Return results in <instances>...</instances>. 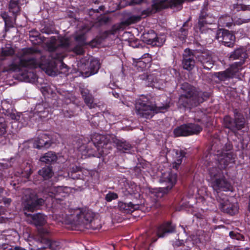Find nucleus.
<instances>
[{
  "instance_id": "1",
  "label": "nucleus",
  "mask_w": 250,
  "mask_h": 250,
  "mask_svg": "<svg viewBox=\"0 0 250 250\" xmlns=\"http://www.w3.org/2000/svg\"><path fill=\"white\" fill-rule=\"evenodd\" d=\"M70 40L62 36L51 37L46 43L48 52L42 55L33 48L22 49L11 63L4 66L2 72H19L24 81L33 83L37 80L36 74L30 70L40 68L49 76H55L58 72L66 74L67 66L62 62V53L56 51L61 48H66L70 45Z\"/></svg>"
},
{
  "instance_id": "2",
  "label": "nucleus",
  "mask_w": 250,
  "mask_h": 250,
  "mask_svg": "<svg viewBox=\"0 0 250 250\" xmlns=\"http://www.w3.org/2000/svg\"><path fill=\"white\" fill-rule=\"evenodd\" d=\"M216 146L213 144L211 150L216 152L212 154L208 152L204 158L208 174L210 177V182L213 190L218 193V191H232L233 187L229 181L228 173L226 168L230 164L235 162V155L231 151L232 146L227 144L225 148L222 150H215Z\"/></svg>"
},
{
  "instance_id": "3",
  "label": "nucleus",
  "mask_w": 250,
  "mask_h": 250,
  "mask_svg": "<svg viewBox=\"0 0 250 250\" xmlns=\"http://www.w3.org/2000/svg\"><path fill=\"white\" fill-rule=\"evenodd\" d=\"M22 197V205L24 214L27 217V221L36 226H42L46 222V217L41 213L31 214L27 212H34L38 209L44 202V199L38 198L36 193L32 189L27 188L23 191Z\"/></svg>"
},
{
  "instance_id": "4",
  "label": "nucleus",
  "mask_w": 250,
  "mask_h": 250,
  "mask_svg": "<svg viewBox=\"0 0 250 250\" xmlns=\"http://www.w3.org/2000/svg\"><path fill=\"white\" fill-rule=\"evenodd\" d=\"M184 91L179 97L178 105L181 107L191 108L197 106L205 100L207 94L201 91H198L196 88L188 83H184L181 86Z\"/></svg>"
},
{
  "instance_id": "5",
  "label": "nucleus",
  "mask_w": 250,
  "mask_h": 250,
  "mask_svg": "<svg viewBox=\"0 0 250 250\" xmlns=\"http://www.w3.org/2000/svg\"><path fill=\"white\" fill-rule=\"evenodd\" d=\"M69 223L75 226H82L84 228L95 229L92 226L93 214L92 211L86 208L75 209L73 214L69 216Z\"/></svg>"
},
{
  "instance_id": "6",
  "label": "nucleus",
  "mask_w": 250,
  "mask_h": 250,
  "mask_svg": "<svg viewBox=\"0 0 250 250\" xmlns=\"http://www.w3.org/2000/svg\"><path fill=\"white\" fill-rule=\"evenodd\" d=\"M175 229V225L170 222H167L158 227L156 234L153 233L152 230H149L144 234L141 239L146 244L150 245L157 241V237H164L167 234L174 232Z\"/></svg>"
},
{
  "instance_id": "7",
  "label": "nucleus",
  "mask_w": 250,
  "mask_h": 250,
  "mask_svg": "<svg viewBox=\"0 0 250 250\" xmlns=\"http://www.w3.org/2000/svg\"><path fill=\"white\" fill-rule=\"evenodd\" d=\"M233 114L234 119L229 116L224 117V125L226 128L235 132L244 127L245 120L243 115L237 109L233 110Z\"/></svg>"
},
{
  "instance_id": "8",
  "label": "nucleus",
  "mask_w": 250,
  "mask_h": 250,
  "mask_svg": "<svg viewBox=\"0 0 250 250\" xmlns=\"http://www.w3.org/2000/svg\"><path fill=\"white\" fill-rule=\"evenodd\" d=\"M135 110L137 115L146 119L153 117L158 111L151 105L146 98L143 97L137 100L135 104Z\"/></svg>"
},
{
  "instance_id": "9",
  "label": "nucleus",
  "mask_w": 250,
  "mask_h": 250,
  "mask_svg": "<svg viewBox=\"0 0 250 250\" xmlns=\"http://www.w3.org/2000/svg\"><path fill=\"white\" fill-rule=\"evenodd\" d=\"M159 181L161 183L166 185V187L160 188L156 192L157 198H162L164 195L170 190L177 181V175L171 172H164L162 174Z\"/></svg>"
},
{
  "instance_id": "10",
  "label": "nucleus",
  "mask_w": 250,
  "mask_h": 250,
  "mask_svg": "<svg viewBox=\"0 0 250 250\" xmlns=\"http://www.w3.org/2000/svg\"><path fill=\"white\" fill-rule=\"evenodd\" d=\"M202 130V127L197 124L188 123L176 127L173 130L175 136H188L197 134Z\"/></svg>"
},
{
  "instance_id": "11",
  "label": "nucleus",
  "mask_w": 250,
  "mask_h": 250,
  "mask_svg": "<svg viewBox=\"0 0 250 250\" xmlns=\"http://www.w3.org/2000/svg\"><path fill=\"white\" fill-rule=\"evenodd\" d=\"M140 77L141 80H146L148 86L158 89H161L165 83L164 76L157 70L153 71L148 75H142Z\"/></svg>"
},
{
  "instance_id": "12",
  "label": "nucleus",
  "mask_w": 250,
  "mask_h": 250,
  "mask_svg": "<svg viewBox=\"0 0 250 250\" xmlns=\"http://www.w3.org/2000/svg\"><path fill=\"white\" fill-rule=\"evenodd\" d=\"M221 197L218 194L216 196L217 200L219 203V208L225 213L231 215L236 214L238 211V206L236 203H232L229 202L227 197L222 194Z\"/></svg>"
},
{
  "instance_id": "13",
  "label": "nucleus",
  "mask_w": 250,
  "mask_h": 250,
  "mask_svg": "<svg viewBox=\"0 0 250 250\" xmlns=\"http://www.w3.org/2000/svg\"><path fill=\"white\" fill-rule=\"evenodd\" d=\"M248 58V55L245 49L239 48L235 49L232 52L229 56V60L233 61L235 60H239V62H236L233 64H236L234 66L236 68H238L240 71L243 68V65L245 62L246 59Z\"/></svg>"
},
{
  "instance_id": "14",
  "label": "nucleus",
  "mask_w": 250,
  "mask_h": 250,
  "mask_svg": "<svg viewBox=\"0 0 250 250\" xmlns=\"http://www.w3.org/2000/svg\"><path fill=\"white\" fill-rule=\"evenodd\" d=\"M216 38L224 45L232 47L233 46L235 37L227 30H219L216 34Z\"/></svg>"
},
{
  "instance_id": "15",
  "label": "nucleus",
  "mask_w": 250,
  "mask_h": 250,
  "mask_svg": "<svg viewBox=\"0 0 250 250\" xmlns=\"http://www.w3.org/2000/svg\"><path fill=\"white\" fill-rule=\"evenodd\" d=\"M70 188L67 187H51L47 191L48 195L56 200H62V198L67 196L70 192Z\"/></svg>"
},
{
  "instance_id": "16",
  "label": "nucleus",
  "mask_w": 250,
  "mask_h": 250,
  "mask_svg": "<svg viewBox=\"0 0 250 250\" xmlns=\"http://www.w3.org/2000/svg\"><path fill=\"white\" fill-rule=\"evenodd\" d=\"M142 38L144 42L152 46H160L165 41L163 38L158 37L155 32L152 30L144 33L142 36Z\"/></svg>"
},
{
  "instance_id": "17",
  "label": "nucleus",
  "mask_w": 250,
  "mask_h": 250,
  "mask_svg": "<svg viewBox=\"0 0 250 250\" xmlns=\"http://www.w3.org/2000/svg\"><path fill=\"white\" fill-rule=\"evenodd\" d=\"M215 21L214 17L207 14L204 11H202L199 16L197 27L201 32H205L209 29L208 26L214 23Z\"/></svg>"
},
{
  "instance_id": "18",
  "label": "nucleus",
  "mask_w": 250,
  "mask_h": 250,
  "mask_svg": "<svg viewBox=\"0 0 250 250\" xmlns=\"http://www.w3.org/2000/svg\"><path fill=\"white\" fill-rule=\"evenodd\" d=\"M194 55L191 50L186 49L183 54L182 62L183 67L184 69L188 71L191 70L195 66Z\"/></svg>"
},
{
  "instance_id": "19",
  "label": "nucleus",
  "mask_w": 250,
  "mask_h": 250,
  "mask_svg": "<svg viewBox=\"0 0 250 250\" xmlns=\"http://www.w3.org/2000/svg\"><path fill=\"white\" fill-rule=\"evenodd\" d=\"M236 64H232L230 67L225 71L216 72L214 75L220 81H226L230 78H232L240 71L238 68H236L234 66Z\"/></svg>"
},
{
  "instance_id": "20",
  "label": "nucleus",
  "mask_w": 250,
  "mask_h": 250,
  "mask_svg": "<svg viewBox=\"0 0 250 250\" xmlns=\"http://www.w3.org/2000/svg\"><path fill=\"white\" fill-rule=\"evenodd\" d=\"M91 141L97 150L100 151V148L104 147L109 142L107 136L98 133H95L91 136Z\"/></svg>"
},
{
  "instance_id": "21",
  "label": "nucleus",
  "mask_w": 250,
  "mask_h": 250,
  "mask_svg": "<svg viewBox=\"0 0 250 250\" xmlns=\"http://www.w3.org/2000/svg\"><path fill=\"white\" fill-rule=\"evenodd\" d=\"M89 173V171L88 170L75 166L72 167L70 172H68V176L73 179H84L87 174Z\"/></svg>"
},
{
  "instance_id": "22",
  "label": "nucleus",
  "mask_w": 250,
  "mask_h": 250,
  "mask_svg": "<svg viewBox=\"0 0 250 250\" xmlns=\"http://www.w3.org/2000/svg\"><path fill=\"white\" fill-rule=\"evenodd\" d=\"M51 145L49 136L46 134H42L39 137L34 143V146L35 148L41 149L42 148H48Z\"/></svg>"
},
{
  "instance_id": "23",
  "label": "nucleus",
  "mask_w": 250,
  "mask_h": 250,
  "mask_svg": "<svg viewBox=\"0 0 250 250\" xmlns=\"http://www.w3.org/2000/svg\"><path fill=\"white\" fill-rule=\"evenodd\" d=\"M81 93L85 104L90 109L94 108L96 106V104L94 102V97L90 93L88 89L82 88Z\"/></svg>"
},
{
  "instance_id": "24",
  "label": "nucleus",
  "mask_w": 250,
  "mask_h": 250,
  "mask_svg": "<svg viewBox=\"0 0 250 250\" xmlns=\"http://www.w3.org/2000/svg\"><path fill=\"white\" fill-rule=\"evenodd\" d=\"M100 68V63L97 59H92L88 64L87 70L83 69L84 77H88L97 73Z\"/></svg>"
},
{
  "instance_id": "25",
  "label": "nucleus",
  "mask_w": 250,
  "mask_h": 250,
  "mask_svg": "<svg viewBox=\"0 0 250 250\" xmlns=\"http://www.w3.org/2000/svg\"><path fill=\"white\" fill-rule=\"evenodd\" d=\"M118 207L121 211L125 213H130L139 208L138 204H133L131 202L128 203L119 202Z\"/></svg>"
},
{
  "instance_id": "26",
  "label": "nucleus",
  "mask_w": 250,
  "mask_h": 250,
  "mask_svg": "<svg viewBox=\"0 0 250 250\" xmlns=\"http://www.w3.org/2000/svg\"><path fill=\"white\" fill-rule=\"evenodd\" d=\"M49 111L48 104L45 103L37 104L35 108V113L41 118L45 117L48 115Z\"/></svg>"
},
{
  "instance_id": "27",
  "label": "nucleus",
  "mask_w": 250,
  "mask_h": 250,
  "mask_svg": "<svg viewBox=\"0 0 250 250\" xmlns=\"http://www.w3.org/2000/svg\"><path fill=\"white\" fill-rule=\"evenodd\" d=\"M199 60L203 64L204 69L209 70L213 66L211 57L208 54L202 53L199 56Z\"/></svg>"
},
{
  "instance_id": "28",
  "label": "nucleus",
  "mask_w": 250,
  "mask_h": 250,
  "mask_svg": "<svg viewBox=\"0 0 250 250\" xmlns=\"http://www.w3.org/2000/svg\"><path fill=\"white\" fill-rule=\"evenodd\" d=\"M42 242H44V245L38 247L37 250H42L49 248L52 250H57L60 247V243L56 241H52L49 238L42 239Z\"/></svg>"
},
{
  "instance_id": "29",
  "label": "nucleus",
  "mask_w": 250,
  "mask_h": 250,
  "mask_svg": "<svg viewBox=\"0 0 250 250\" xmlns=\"http://www.w3.org/2000/svg\"><path fill=\"white\" fill-rule=\"evenodd\" d=\"M122 191L125 196L136 194L138 193L139 188L134 183L127 184L123 188Z\"/></svg>"
},
{
  "instance_id": "30",
  "label": "nucleus",
  "mask_w": 250,
  "mask_h": 250,
  "mask_svg": "<svg viewBox=\"0 0 250 250\" xmlns=\"http://www.w3.org/2000/svg\"><path fill=\"white\" fill-rule=\"evenodd\" d=\"M173 162L172 163V167L173 168L178 169L180 165L181 164L183 158L185 157L184 152L181 150H175L173 151Z\"/></svg>"
},
{
  "instance_id": "31",
  "label": "nucleus",
  "mask_w": 250,
  "mask_h": 250,
  "mask_svg": "<svg viewBox=\"0 0 250 250\" xmlns=\"http://www.w3.org/2000/svg\"><path fill=\"white\" fill-rule=\"evenodd\" d=\"M218 24L221 27H230L233 24V19L229 15L221 16L218 20Z\"/></svg>"
},
{
  "instance_id": "32",
  "label": "nucleus",
  "mask_w": 250,
  "mask_h": 250,
  "mask_svg": "<svg viewBox=\"0 0 250 250\" xmlns=\"http://www.w3.org/2000/svg\"><path fill=\"white\" fill-rule=\"evenodd\" d=\"M20 0H10L9 4V11L14 15H17L20 12Z\"/></svg>"
},
{
  "instance_id": "33",
  "label": "nucleus",
  "mask_w": 250,
  "mask_h": 250,
  "mask_svg": "<svg viewBox=\"0 0 250 250\" xmlns=\"http://www.w3.org/2000/svg\"><path fill=\"white\" fill-rule=\"evenodd\" d=\"M113 142L120 150H127L130 148V145L123 139L115 138L113 139Z\"/></svg>"
},
{
  "instance_id": "34",
  "label": "nucleus",
  "mask_w": 250,
  "mask_h": 250,
  "mask_svg": "<svg viewBox=\"0 0 250 250\" xmlns=\"http://www.w3.org/2000/svg\"><path fill=\"white\" fill-rule=\"evenodd\" d=\"M57 157L56 155L51 151L48 152L41 157L40 160L47 164H51L57 161Z\"/></svg>"
},
{
  "instance_id": "35",
  "label": "nucleus",
  "mask_w": 250,
  "mask_h": 250,
  "mask_svg": "<svg viewBox=\"0 0 250 250\" xmlns=\"http://www.w3.org/2000/svg\"><path fill=\"white\" fill-rule=\"evenodd\" d=\"M38 174L41 176L43 180L48 179L53 175V171L49 167H45L38 171Z\"/></svg>"
},
{
  "instance_id": "36",
  "label": "nucleus",
  "mask_w": 250,
  "mask_h": 250,
  "mask_svg": "<svg viewBox=\"0 0 250 250\" xmlns=\"http://www.w3.org/2000/svg\"><path fill=\"white\" fill-rule=\"evenodd\" d=\"M14 53L15 51L12 47H5L2 48L0 52V61H4L6 57L12 56Z\"/></svg>"
},
{
  "instance_id": "37",
  "label": "nucleus",
  "mask_w": 250,
  "mask_h": 250,
  "mask_svg": "<svg viewBox=\"0 0 250 250\" xmlns=\"http://www.w3.org/2000/svg\"><path fill=\"white\" fill-rule=\"evenodd\" d=\"M188 23L185 22L178 33V37L181 41H184L188 35Z\"/></svg>"
},
{
  "instance_id": "38",
  "label": "nucleus",
  "mask_w": 250,
  "mask_h": 250,
  "mask_svg": "<svg viewBox=\"0 0 250 250\" xmlns=\"http://www.w3.org/2000/svg\"><path fill=\"white\" fill-rule=\"evenodd\" d=\"M103 115L99 113L97 115L94 116L90 120L91 125L94 127H97L99 125L100 120L103 118Z\"/></svg>"
},
{
  "instance_id": "39",
  "label": "nucleus",
  "mask_w": 250,
  "mask_h": 250,
  "mask_svg": "<svg viewBox=\"0 0 250 250\" xmlns=\"http://www.w3.org/2000/svg\"><path fill=\"white\" fill-rule=\"evenodd\" d=\"M141 19V16L140 15H131L125 21V22L129 25L136 23L139 21Z\"/></svg>"
},
{
  "instance_id": "40",
  "label": "nucleus",
  "mask_w": 250,
  "mask_h": 250,
  "mask_svg": "<svg viewBox=\"0 0 250 250\" xmlns=\"http://www.w3.org/2000/svg\"><path fill=\"white\" fill-rule=\"evenodd\" d=\"M135 67L138 71H143L149 62L143 61L141 58H139L136 62Z\"/></svg>"
},
{
  "instance_id": "41",
  "label": "nucleus",
  "mask_w": 250,
  "mask_h": 250,
  "mask_svg": "<svg viewBox=\"0 0 250 250\" xmlns=\"http://www.w3.org/2000/svg\"><path fill=\"white\" fill-rule=\"evenodd\" d=\"M39 234L40 236V241L41 243L44 244V242H42V239L47 238L45 237L46 236H47L49 231L48 229L44 228H40L38 229Z\"/></svg>"
},
{
  "instance_id": "42",
  "label": "nucleus",
  "mask_w": 250,
  "mask_h": 250,
  "mask_svg": "<svg viewBox=\"0 0 250 250\" xmlns=\"http://www.w3.org/2000/svg\"><path fill=\"white\" fill-rule=\"evenodd\" d=\"M231 10L233 13H235L236 12L239 11L240 10H246L245 8H244V6L240 4V2H238L236 4H234L231 6Z\"/></svg>"
},
{
  "instance_id": "43",
  "label": "nucleus",
  "mask_w": 250,
  "mask_h": 250,
  "mask_svg": "<svg viewBox=\"0 0 250 250\" xmlns=\"http://www.w3.org/2000/svg\"><path fill=\"white\" fill-rule=\"evenodd\" d=\"M250 21V17L248 18H238L233 20V24L241 25L243 23H248Z\"/></svg>"
},
{
  "instance_id": "44",
  "label": "nucleus",
  "mask_w": 250,
  "mask_h": 250,
  "mask_svg": "<svg viewBox=\"0 0 250 250\" xmlns=\"http://www.w3.org/2000/svg\"><path fill=\"white\" fill-rule=\"evenodd\" d=\"M118 198L117 193L112 192H109L106 195L105 200L107 202H111L113 200L116 199Z\"/></svg>"
},
{
  "instance_id": "45",
  "label": "nucleus",
  "mask_w": 250,
  "mask_h": 250,
  "mask_svg": "<svg viewBox=\"0 0 250 250\" xmlns=\"http://www.w3.org/2000/svg\"><path fill=\"white\" fill-rule=\"evenodd\" d=\"M75 39V40L79 42L81 44L83 45L84 44L85 37L84 34H80L76 36Z\"/></svg>"
},
{
  "instance_id": "46",
  "label": "nucleus",
  "mask_w": 250,
  "mask_h": 250,
  "mask_svg": "<svg viewBox=\"0 0 250 250\" xmlns=\"http://www.w3.org/2000/svg\"><path fill=\"white\" fill-rule=\"evenodd\" d=\"M246 10L250 11V0H237Z\"/></svg>"
},
{
  "instance_id": "47",
  "label": "nucleus",
  "mask_w": 250,
  "mask_h": 250,
  "mask_svg": "<svg viewBox=\"0 0 250 250\" xmlns=\"http://www.w3.org/2000/svg\"><path fill=\"white\" fill-rule=\"evenodd\" d=\"M3 119L0 118V136L2 135L6 132V125L3 123Z\"/></svg>"
},
{
  "instance_id": "48",
  "label": "nucleus",
  "mask_w": 250,
  "mask_h": 250,
  "mask_svg": "<svg viewBox=\"0 0 250 250\" xmlns=\"http://www.w3.org/2000/svg\"><path fill=\"white\" fill-rule=\"evenodd\" d=\"M8 218L4 215V211L0 210V223L5 222Z\"/></svg>"
},
{
  "instance_id": "49",
  "label": "nucleus",
  "mask_w": 250,
  "mask_h": 250,
  "mask_svg": "<svg viewBox=\"0 0 250 250\" xmlns=\"http://www.w3.org/2000/svg\"><path fill=\"white\" fill-rule=\"evenodd\" d=\"M142 60L143 59H145L144 61L147 62H149L151 60V58L150 57V55L148 53H145L144 54L141 58H140Z\"/></svg>"
},
{
  "instance_id": "50",
  "label": "nucleus",
  "mask_w": 250,
  "mask_h": 250,
  "mask_svg": "<svg viewBox=\"0 0 250 250\" xmlns=\"http://www.w3.org/2000/svg\"><path fill=\"white\" fill-rule=\"evenodd\" d=\"M109 21V19L108 17L104 16L103 17H102L99 20V22L101 24H105L107 23Z\"/></svg>"
},
{
  "instance_id": "51",
  "label": "nucleus",
  "mask_w": 250,
  "mask_h": 250,
  "mask_svg": "<svg viewBox=\"0 0 250 250\" xmlns=\"http://www.w3.org/2000/svg\"><path fill=\"white\" fill-rule=\"evenodd\" d=\"M73 51L77 54H82L83 52V48L79 46H76L74 47Z\"/></svg>"
},
{
  "instance_id": "52",
  "label": "nucleus",
  "mask_w": 250,
  "mask_h": 250,
  "mask_svg": "<svg viewBox=\"0 0 250 250\" xmlns=\"http://www.w3.org/2000/svg\"><path fill=\"white\" fill-rule=\"evenodd\" d=\"M169 107V104H166L165 105L163 106H156V108H158V110L160 112H163V110L164 109H167Z\"/></svg>"
},
{
  "instance_id": "53",
  "label": "nucleus",
  "mask_w": 250,
  "mask_h": 250,
  "mask_svg": "<svg viewBox=\"0 0 250 250\" xmlns=\"http://www.w3.org/2000/svg\"><path fill=\"white\" fill-rule=\"evenodd\" d=\"M229 234V236L233 239H239V236H240L239 234H237L233 231H230Z\"/></svg>"
},
{
  "instance_id": "54",
  "label": "nucleus",
  "mask_w": 250,
  "mask_h": 250,
  "mask_svg": "<svg viewBox=\"0 0 250 250\" xmlns=\"http://www.w3.org/2000/svg\"><path fill=\"white\" fill-rule=\"evenodd\" d=\"M1 17L5 22V25H7V17H8L7 14L6 13H4L1 15Z\"/></svg>"
},
{
  "instance_id": "55",
  "label": "nucleus",
  "mask_w": 250,
  "mask_h": 250,
  "mask_svg": "<svg viewBox=\"0 0 250 250\" xmlns=\"http://www.w3.org/2000/svg\"><path fill=\"white\" fill-rule=\"evenodd\" d=\"M3 202L5 205H9L11 202L12 200L10 198H4L3 199Z\"/></svg>"
},
{
  "instance_id": "56",
  "label": "nucleus",
  "mask_w": 250,
  "mask_h": 250,
  "mask_svg": "<svg viewBox=\"0 0 250 250\" xmlns=\"http://www.w3.org/2000/svg\"><path fill=\"white\" fill-rule=\"evenodd\" d=\"M27 172H26L25 176H26V178L27 179H28L29 177V176L31 175V174L32 173V169H31V167H30L29 168V169L27 170Z\"/></svg>"
},
{
  "instance_id": "57",
  "label": "nucleus",
  "mask_w": 250,
  "mask_h": 250,
  "mask_svg": "<svg viewBox=\"0 0 250 250\" xmlns=\"http://www.w3.org/2000/svg\"><path fill=\"white\" fill-rule=\"evenodd\" d=\"M42 33H45V34H51L52 32L48 30V29H45V28H43L42 30Z\"/></svg>"
},
{
  "instance_id": "58",
  "label": "nucleus",
  "mask_w": 250,
  "mask_h": 250,
  "mask_svg": "<svg viewBox=\"0 0 250 250\" xmlns=\"http://www.w3.org/2000/svg\"><path fill=\"white\" fill-rule=\"evenodd\" d=\"M183 244V240H179L175 242V245L180 246Z\"/></svg>"
},
{
  "instance_id": "59",
  "label": "nucleus",
  "mask_w": 250,
  "mask_h": 250,
  "mask_svg": "<svg viewBox=\"0 0 250 250\" xmlns=\"http://www.w3.org/2000/svg\"><path fill=\"white\" fill-rule=\"evenodd\" d=\"M144 0H132V2L136 4H139L142 2Z\"/></svg>"
},
{
  "instance_id": "60",
  "label": "nucleus",
  "mask_w": 250,
  "mask_h": 250,
  "mask_svg": "<svg viewBox=\"0 0 250 250\" xmlns=\"http://www.w3.org/2000/svg\"><path fill=\"white\" fill-rule=\"evenodd\" d=\"M73 115H74V114L73 113H72L71 114H69V115H67L66 113H64V116L65 117H68V118H70L72 116H73Z\"/></svg>"
},
{
  "instance_id": "61",
  "label": "nucleus",
  "mask_w": 250,
  "mask_h": 250,
  "mask_svg": "<svg viewBox=\"0 0 250 250\" xmlns=\"http://www.w3.org/2000/svg\"><path fill=\"white\" fill-rule=\"evenodd\" d=\"M37 37H38V33H37L36 35H32L30 34V37H30V40H31V41H32V39H32V38Z\"/></svg>"
},
{
  "instance_id": "62",
  "label": "nucleus",
  "mask_w": 250,
  "mask_h": 250,
  "mask_svg": "<svg viewBox=\"0 0 250 250\" xmlns=\"http://www.w3.org/2000/svg\"><path fill=\"white\" fill-rule=\"evenodd\" d=\"M3 190L4 189L3 188H0V197L2 196V194L3 193Z\"/></svg>"
},
{
  "instance_id": "63",
  "label": "nucleus",
  "mask_w": 250,
  "mask_h": 250,
  "mask_svg": "<svg viewBox=\"0 0 250 250\" xmlns=\"http://www.w3.org/2000/svg\"><path fill=\"white\" fill-rule=\"evenodd\" d=\"M249 210L250 211V196L249 197V206H248Z\"/></svg>"
},
{
  "instance_id": "64",
  "label": "nucleus",
  "mask_w": 250,
  "mask_h": 250,
  "mask_svg": "<svg viewBox=\"0 0 250 250\" xmlns=\"http://www.w3.org/2000/svg\"><path fill=\"white\" fill-rule=\"evenodd\" d=\"M113 95L115 97H119V94L117 93H116L115 94H114V93H113Z\"/></svg>"
}]
</instances>
